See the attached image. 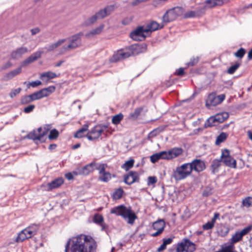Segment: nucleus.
<instances>
[{
  "label": "nucleus",
  "mask_w": 252,
  "mask_h": 252,
  "mask_svg": "<svg viewBox=\"0 0 252 252\" xmlns=\"http://www.w3.org/2000/svg\"><path fill=\"white\" fill-rule=\"evenodd\" d=\"M83 33L80 32L67 38H60L49 44L45 47L47 52L58 50V54L62 55L74 50L82 45V37Z\"/></svg>",
  "instance_id": "1"
},
{
  "label": "nucleus",
  "mask_w": 252,
  "mask_h": 252,
  "mask_svg": "<svg viewBox=\"0 0 252 252\" xmlns=\"http://www.w3.org/2000/svg\"><path fill=\"white\" fill-rule=\"evenodd\" d=\"M70 245L71 252H95L97 247L91 236L84 234L70 239L66 244L65 252H67Z\"/></svg>",
  "instance_id": "2"
},
{
  "label": "nucleus",
  "mask_w": 252,
  "mask_h": 252,
  "mask_svg": "<svg viewBox=\"0 0 252 252\" xmlns=\"http://www.w3.org/2000/svg\"><path fill=\"white\" fill-rule=\"evenodd\" d=\"M192 173L191 166L189 163H185L177 166L173 170L172 178L175 181L184 180Z\"/></svg>",
  "instance_id": "3"
},
{
  "label": "nucleus",
  "mask_w": 252,
  "mask_h": 252,
  "mask_svg": "<svg viewBox=\"0 0 252 252\" xmlns=\"http://www.w3.org/2000/svg\"><path fill=\"white\" fill-rule=\"evenodd\" d=\"M107 167L108 166L106 164L92 162L83 168L77 169L76 170L73 171V174L75 175H87L93 172L95 169L99 171V173H101L103 170Z\"/></svg>",
  "instance_id": "4"
},
{
  "label": "nucleus",
  "mask_w": 252,
  "mask_h": 252,
  "mask_svg": "<svg viewBox=\"0 0 252 252\" xmlns=\"http://www.w3.org/2000/svg\"><path fill=\"white\" fill-rule=\"evenodd\" d=\"M111 213L121 216L129 224H132L136 218L135 214L124 205H120L111 210Z\"/></svg>",
  "instance_id": "5"
},
{
  "label": "nucleus",
  "mask_w": 252,
  "mask_h": 252,
  "mask_svg": "<svg viewBox=\"0 0 252 252\" xmlns=\"http://www.w3.org/2000/svg\"><path fill=\"white\" fill-rule=\"evenodd\" d=\"M184 9L182 7L177 6L168 10L162 18L165 25L175 20L178 16L183 15Z\"/></svg>",
  "instance_id": "6"
},
{
  "label": "nucleus",
  "mask_w": 252,
  "mask_h": 252,
  "mask_svg": "<svg viewBox=\"0 0 252 252\" xmlns=\"http://www.w3.org/2000/svg\"><path fill=\"white\" fill-rule=\"evenodd\" d=\"M148 36L149 35L144 26L137 27L130 33V37L135 41L143 40Z\"/></svg>",
  "instance_id": "7"
},
{
  "label": "nucleus",
  "mask_w": 252,
  "mask_h": 252,
  "mask_svg": "<svg viewBox=\"0 0 252 252\" xmlns=\"http://www.w3.org/2000/svg\"><path fill=\"white\" fill-rule=\"evenodd\" d=\"M50 128L51 127L49 125L46 126L43 128L39 127L37 130H34L29 133L27 135V137L32 140H41Z\"/></svg>",
  "instance_id": "8"
},
{
  "label": "nucleus",
  "mask_w": 252,
  "mask_h": 252,
  "mask_svg": "<svg viewBox=\"0 0 252 252\" xmlns=\"http://www.w3.org/2000/svg\"><path fill=\"white\" fill-rule=\"evenodd\" d=\"M221 161L225 165L231 168H235L236 167V161L230 156L229 152L227 150H223L222 151Z\"/></svg>",
  "instance_id": "9"
},
{
  "label": "nucleus",
  "mask_w": 252,
  "mask_h": 252,
  "mask_svg": "<svg viewBox=\"0 0 252 252\" xmlns=\"http://www.w3.org/2000/svg\"><path fill=\"white\" fill-rule=\"evenodd\" d=\"M195 250V244L188 240H185L177 247V252H193Z\"/></svg>",
  "instance_id": "10"
},
{
  "label": "nucleus",
  "mask_w": 252,
  "mask_h": 252,
  "mask_svg": "<svg viewBox=\"0 0 252 252\" xmlns=\"http://www.w3.org/2000/svg\"><path fill=\"white\" fill-rule=\"evenodd\" d=\"M252 229V226H248L240 231L236 232L235 233L232 235L230 239L231 243L234 245L235 243L240 241L242 239L243 236L248 233Z\"/></svg>",
  "instance_id": "11"
},
{
  "label": "nucleus",
  "mask_w": 252,
  "mask_h": 252,
  "mask_svg": "<svg viewBox=\"0 0 252 252\" xmlns=\"http://www.w3.org/2000/svg\"><path fill=\"white\" fill-rule=\"evenodd\" d=\"M225 95L221 94L216 96L214 94H211L208 96L206 101L207 105L216 106L220 104L224 99Z\"/></svg>",
  "instance_id": "12"
},
{
  "label": "nucleus",
  "mask_w": 252,
  "mask_h": 252,
  "mask_svg": "<svg viewBox=\"0 0 252 252\" xmlns=\"http://www.w3.org/2000/svg\"><path fill=\"white\" fill-rule=\"evenodd\" d=\"M102 131L103 129L100 126H96L87 133L86 136L90 140H95L100 136Z\"/></svg>",
  "instance_id": "13"
},
{
  "label": "nucleus",
  "mask_w": 252,
  "mask_h": 252,
  "mask_svg": "<svg viewBox=\"0 0 252 252\" xmlns=\"http://www.w3.org/2000/svg\"><path fill=\"white\" fill-rule=\"evenodd\" d=\"M165 222L162 220H157L153 223V227L156 231L151 234L153 237H156L161 234L164 230Z\"/></svg>",
  "instance_id": "14"
},
{
  "label": "nucleus",
  "mask_w": 252,
  "mask_h": 252,
  "mask_svg": "<svg viewBox=\"0 0 252 252\" xmlns=\"http://www.w3.org/2000/svg\"><path fill=\"white\" fill-rule=\"evenodd\" d=\"M191 168V172L194 170L196 172H200L205 168V163L200 159H195L191 162H189Z\"/></svg>",
  "instance_id": "15"
},
{
  "label": "nucleus",
  "mask_w": 252,
  "mask_h": 252,
  "mask_svg": "<svg viewBox=\"0 0 252 252\" xmlns=\"http://www.w3.org/2000/svg\"><path fill=\"white\" fill-rule=\"evenodd\" d=\"M131 56V54L128 51H124L122 50L118 51L115 52L113 55L111 62H116L126 59Z\"/></svg>",
  "instance_id": "16"
},
{
  "label": "nucleus",
  "mask_w": 252,
  "mask_h": 252,
  "mask_svg": "<svg viewBox=\"0 0 252 252\" xmlns=\"http://www.w3.org/2000/svg\"><path fill=\"white\" fill-rule=\"evenodd\" d=\"M147 47L145 43L135 44L131 46V51H129L131 55H137L143 53L147 51Z\"/></svg>",
  "instance_id": "17"
},
{
  "label": "nucleus",
  "mask_w": 252,
  "mask_h": 252,
  "mask_svg": "<svg viewBox=\"0 0 252 252\" xmlns=\"http://www.w3.org/2000/svg\"><path fill=\"white\" fill-rule=\"evenodd\" d=\"M164 25L165 24L163 23L162 21V22L160 24L157 23L156 21H152L146 26H144V27L146 30H147L149 35H150L151 32L162 28Z\"/></svg>",
  "instance_id": "18"
},
{
  "label": "nucleus",
  "mask_w": 252,
  "mask_h": 252,
  "mask_svg": "<svg viewBox=\"0 0 252 252\" xmlns=\"http://www.w3.org/2000/svg\"><path fill=\"white\" fill-rule=\"evenodd\" d=\"M104 27V24H102L100 25L98 27L92 29L86 33L85 34L86 37L88 38H92L97 35L100 34L103 32Z\"/></svg>",
  "instance_id": "19"
},
{
  "label": "nucleus",
  "mask_w": 252,
  "mask_h": 252,
  "mask_svg": "<svg viewBox=\"0 0 252 252\" xmlns=\"http://www.w3.org/2000/svg\"><path fill=\"white\" fill-rule=\"evenodd\" d=\"M42 53L43 52L42 51H37L34 53L28 58H27L25 61H23V62L22 63V66H26L27 64H30L33 62L34 61L37 60V59H39L41 57Z\"/></svg>",
  "instance_id": "20"
},
{
  "label": "nucleus",
  "mask_w": 252,
  "mask_h": 252,
  "mask_svg": "<svg viewBox=\"0 0 252 252\" xmlns=\"http://www.w3.org/2000/svg\"><path fill=\"white\" fill-rule=\"evenodd\" d=\"M63 183V180L62 178L56 179L47 184L45 189L47 191L51 190L60 187Z\"/></svg>",
  "instance_id": "21"
},
{
  "label": "nucleus",
  "mask_w": 252,
  "mask_h": 252,
  "mask_svg": "<svg viewBox=\"0 0 252 252\" xmlns=\"http://www.w3.org/2000/svg\"><path fill=\"white\" fill-rule=\"evenodd\" d=\"M227 1V0H206L205 1L204 7L205 8H211L216 6H220Z\"/></svg>",
  "instance_id": "22"
},
{
  "label": "nucleus",
  "mask_w": 252,
  "mask_h": 252,
  "mask_svg": "<svg viewBox=\"0 0 252 252\" xmlns=\"http://www.w3.org/2000/svg\"><path fill=\"white\" fill-rule=\"evenodd\" d=\"M28 52V49L26 47H21L13 51L11 54V57L12 59H16L20 58L23 55Z\"/></svg>",
  "instance_id": "23"
},
{
  "label": "nucleus",
  "mask_w": 252,
  "mask_h": 252,
  "mask_svg": "<svg viewBox=\"0 0 252 252\" xmlns=\"http://www.w3.org/2000/svg\"><path fill=\"white\" fill-rule=\"evenodd\" d=\"M138 180V176L136 172H130L125 177V183L130 185L136 182Z\"/></svg>",
  "instance_id": "24"
},
{
  "label": "nucleus",
  "mask_w": 252,
  "mask_h": 252,
  "mask_svg": "<svg viewBox=\"0 0 252 252\" xmlns=\"http://www.w3.org/2000/svg\"><path fill=\"white\" fill-rule=\"evenodd\" d=\"M171 159L176 158L183 154V150L181 148L175 147L169 150Z\"/></svg>",
  "instance_id": "25"
},
{
  "label": "nucleus",
  "mask_w": 252,
  "mask_h": 252,
  "mask_svg": "<svg viewBox=\"0 0 252 252\" xmlns=\"http://www.w3.org/2000/svg\"><path fill=\"white\" fill-rule=\"evenodd\" d=\"M89 124H85L83 127L79 129L75 134L74 137L81 138L86 135V133L88 130Z\"/></svg>",
  "instance_id": "26"
},
{
  "label": "nucleus",
  "mask_w": 252,
  "mask_h": 252,
  "mask_svg": "<svg viewBox=\"0 0 252 252\" xmlns=\"http://www.w3.org/2000/svg\"><path fill=\"white\" fill-rule=\"evenodd\" d=\"M55 90V87L53 86L43 89L39 91L42 98L48 96Z\"/></svg>",
  "instance_id": "27"
},
{
  "label": "nucleus",
  "mask_w": 252,
  "mask_h": 252,
  "mask_svg": "<svg viewBox=\"0 0 252 252\" xmlns=\"http://www.w3.org/2000/svg\"><path fill=\"white\" fill-rule=\"evenodd\" d=\"M37 229V226L36 225H32L24 229L29 238H31L36 234Z\"/></svg>",
  "instance_id": "28"
},
{
  "label": "nucleus",
  "mask_w": 252,
  "mask_h": 252,
  "mask_svg": "<svg viewBox=\"0 0 252 252\" xmlns=\"http://www.w3.org/2000/svg\"><path fill=\"white\" fill-rule=\"evenodd\" d=\"M110 8L109 6H107L104 7L103 9H101L99 10L98 11L96 12V14H97V16L98 17L99 19H102L105 18L106 16H107L110 12Z\"/></svg>",
  "instance_id": "29"
},
{
  "label": "nucleus",
  "mask_w": 252,
  "mask_h": 252,
  "mask_svg": "<svg viewBox=\"0 0 252 252\" xmlns=\"http://www.w3.org/2000/svg\"><path fill=\"white\" fill-rule=\"evenodd\" d=\"M22 72V66L19 67L18 68L14 69L8 73L6 74L5 77L7 80H10L12 79L16 75L19 74Z\"/></svg>",
  "instance_id": "30"
},
{
  "label": "nucleus",
  "mask_w": 252,
  "mask_h": 252,
  "mask_svg": "<svg viewBox=\"0 0 252 252\" xmlns=\"http://www.w3.org/2000/svg\"><path fill=\"white\" fill-rule=\"evenodd\" d=\"M220 251L222 252H236L235 251L234 245L231 242L229 244H224L221 246Z\"/></svg>",
  "instance_id": "31"
},
{
  "label": "nucleus",
  "mask_w": 252,
  "mask_h": 252,
  "mask_svg": "<svg viewBox=\"0 0 252 252\" xmlns=\"http://www.w3.org/2000/svg\"><path fill=\"white\" fill-rule=\"evenodd\" d=\"M214 117L216 120L217 121V122H218L219 124L220 123H222L226 119H227L229 117V115L227 112H222L216 114L214 116Z\"/></svg>",
  "instance_id": "32"
},
{
  "label": "nucleus",
  "mask_w": 252,
  "mask_h": 252,
  "mask_svg": "<svg viewBox=\"0 0 252 252\" xmlns=\"http://www.w3.org/2000/svg\"><path fill=\"white\" fill-rule=\"evenodd\" d=\"M93 221L94 222L100 225L101 226V229H104V226L103 225V219L101 215L96 214L94 215L93 218Z\"/></svg>",
  "instance_id": "33"
},
{
  "label": "nucleus",
  "mask_w": 252,
  "mask_h": 252,
  "mask_svg": "<svg viewBox=\"0 0 252 252\" xmlns=\"http://www.w3.org/2000/svg\"><path fill=\"white\" fill-rule=\"evenodd\" d=\"M29 239L25 230L23 229L18 234V236L14 240V242L17 243L22 242L26 239Z\"/></svg>",
  "instance_id": "34"
},
{
  "label": "nucleus",
  "mask_w": 252,
  "mask_h": 252,
  "mask_svg": "<svg viewBox=\"0 0 252 252\" xmlns=\"http://www.w3.org/2000/svg\"><path fill=\"white\" fill-rule=\"evenodd\" d=\"M100 20L97 16L96 13L92 15V16L89 17L85 21V23L86 25L90 26L94 24L97 20Z\"/></svg>",
  "instance_id": "35"
},
{
  "label": "nucleus",
  "mask_w": 252,
  "mask_h": 252,
  "mask_svg": "<svg viewBox=\"0 0 252 252\" xmlns=\"http://www.w3.org/2000/svg\"><path fill=\"white\" fill-rule=\"evenodd\" d=\"M105 169L106 168L104 169L101 173H99L100 176L99 178L101 181L107 182L109 180L110 174L109 172H106L105 171Z\"/></svg>",
  "instance_id": "36"
},
{
  "label": "nucleus",
  "mask_w": 252,
  "mask_h": 252,
  "mask_svg": "<svg viewBox=\"0 0 252 252\" xmlns=\"http://www.w3.org/2000/svg\"><path fill=\"white\" fill-rule=\"evenodd\" d=\"M218 122L215 119V118L214 116L210 117L207 121L206 123L205 124V127H210L216 126L218 124Z\"/></svg>",
  "instance_id": "37"
},
{
  "label": "nucleus",
  "mask_w": 252,
  "mask_h": 252,
  "mask_svg": "<svg viewBox=\"0 0 252 252\" xmlns=\"http://www.w3.org/2000/svg\"><path fill=\"white\" fill-rule=\"evenodd\" d=\"M143 110V108L142 107L136 108L133 112L130 114V117L133 119H135L142 113Z\"/></svg>",
  "instance_id": "38"
},
{
  "label": "nucleus",
  "mask_w": 252,
  "mask_h": 252,
  "mask_svg": "<svg viewBox=\"0 0 252 252\" xmlns=\"http://www.w3.org/2000/svg\"><path fill=\"white\" fill-rule=\"evenodd\" d=\"M159 159H162V155L161 152L154 154L150 157L151 161L153 163H155Z\"/></svg>",
  "instance_id": "39"
},
{
  "label": "nucleus",
  "mask_w": 252,
  "mask_h": 252,
  "mask_svg": "<svg viewBox=\"0 0 252 252\" xmlns=\"http://www.w3.org/2000/svg\"><path fill=\"white\" fill-rule=\"evenodd\" d=\"M123 193V190L121 188L117 189L115 190L113 194V198L117 200L121 198Z\"/></svg>",
  "instance_id": "40"
},
{
  "label": "nucleus",
  "mask_w": 252,
  "mask_h": 252,
  "mask_svg": "<svg viewBox=\"0 0 252 252\" xmlns=\"http://www.w3.org/2000/svg\"><path fill=\"white\" fill-rule=\"evenodd\" d=\"M134 162V160L132 159H131L126 161L122 167L123 169H125L126 171H127L133 166Z\"/></svg>",
  "instance_id": "41"
},
{
  "label": "nucleus",
  "mask_w": 252,
  "mask_h": 252,
  "mask_svg": "<svg viewBox=\"0 0 252 252\" xmlns=\"http://www.w3.org/2000/svg\"><path fill=\"white\" fill-rule=\"evenodd\" d=\"M123 118V115L121 113H119L115 115L112 118V123L114 124L117 125L119 124Z\"/></svg>",
  "instance_id": "42"
},
{
  "label": "nucleus",
  "mask_w": 252,
  "mask_h": 252,
  "mask_svg": "<svg viewBox=\"0 0 252 252\" xmlns=\"http://www.w3.org/2000/svg\"><path fill=\"white\" fill-rule=\"evenodd\" d=\"M184 18H189L195 17L197 15V13L195 11H188L186 12L183 13Z\"/></svg>",
  "instance_id": "43"
},
{
  "label": "nucleus",
  "mask_w": 252,
  "mask_h": 252,
  "mask_svg": "<svg viewBox=\"0 0 252 252\" xmlns=\"http://www.w3.org/2000/svg\"><path fill=\"white\" fill-rule=\"evenodd\" d=\"M59 135L58 131L56 129H53L50 131L48 137L49 139L53 140L56 139L59 136Z\"/></svg>",
  "instance_id": "44"
},
{
  "label": "nucleus",
  "mask_w": 252,
  "mask_h": 252,
  "mask_svg": "<svg viewBox=\"0 0 252 252\" xmlns=\"http://www.w3.org/2000/svg\"><path fill=\"white\" fill-rule=\"evenodd\" d=\"M33 100L32 99L31 94L29 95H25L22 97L21 99V103L22 104H26L28 103H30Z\"/></svg>",
  "instance_id": "45"
},
{
  "label": "nucleus",
  "mask_w": 252,
  "mask_h": 252,
  "mask_svg": "<svg viewBox=\"0 0 252 252\" xmlns=\"http://www.w3.org/2000/svg\"><path fill=\"white\" fill-rule=\"evenodd\" d=\"M243 205L247 208L252 206V197H248L245 198L243 200Z\"/></svg>",
  "instance_id": "46"
},
{
  "label": "nucleus",
  "mask_w": 252,
  "mask_h": 252,
  "mask_svg": "<svg viewBox=\"0 0 252 252\" xmlns=\"http://www.w3.org/2000/svg\"><path fill=\"white\" fill-rule=\"evenodd\" d=\"M227 135L224 132L220 133L217 138L216 143L219 144L220 143L223 142L226 138Z\"/></svg>",
  "instance_id": "47"
},
{
  "label": "nucleus",
  "mask_w": 252,
  "mask_h": 252,
  "mask_svg": "<svg viewBox=\"0 0 252 252\" xmlns=\"http://www.w3.org/2000/svg\"><path fill=\"white\" fill-rule=\"evenodd\" d=\"M46 77L48 79H53L57 77V75L55 73L51 71H48L44 73L41 75V77Z\"/></svg>",
  "instance_id": "48"
},
{
  "label": "nucleus",
  "mask_w": 252,
  "mask_h": 252,
  "mask_svg": "<svg viewBox=\"0 0 252 252\" xmlns=\"http://www.w3.org/2000/svg\"><path fill=\"white\" fill-rule=\"evenodd\" d=\"M229 232V229L228 227L223 226L221 227L220 229L219 230V233L221 236H224L226 235Z\"/></svg>",
  "instance_id": "49"
},
{
  "label": "nucleus",
  "mask_w": 252,
  "mask_h": 252,
  "mask_svg": "<svg viewBox=\"0 0 252 252\" xmlns=\"http://www.w3.org/2000/svg\"><path fill=\"white\" fill-rule=\"evenodd\" d=\"M22 89L21 88H19L16 89H13L9 93V96L11 98H13L16 96L17 94H18L21 91Z\"/></svg>",
  "instance_id": "50"
},
{
  "label": "nucleus",
  "mask_w": 252,
  "mask_h": 252,
  "mask_svg": "<svg viewBox=\"0 0 252 252\" xmlns=\"http://www.w3.org/2000/svg\"><path fill=\"white\" fill-rule=\"evenodd\" d=\"M161 152L163 159L171 160L169 150L168 151H161Z\"/></svg>",
  "instance_id": "51"
},
{
  "label": "nucleus",
  "mask_w": 252,
  "mask_h": 252,
  "mask_svg": "<svg viewBox=\"0 0 252 252\" xmlns=\"http://www.w3.org/2000/svg\"><path fill=\"white\" fill-rule=\"evenodd\" d=\"M41 84V82L39 80H36L32 82H29L28 84V87L29 88L30 87L33 88L38 86Z\"/></svg>",
  "instance_id": "52"
},
{
  "label": "nucleus",
  "mask_w": 252,
  "mask_h": 252,
  "mask_svg": "<svg viewBox=\"0 0 252 252\" xmlns=\"http://www.w3.org/2000/svg\"><path fill=\"white\" fill-rule=\"evenodd\" d=\"M245 53V50L243 48H241L235 53V55L238 58H242L244 55Z\"/></svg>",
  "instance_id": "53"
},
{
  "label": "nucleus",
  "mask_w": 252,
  "mask_h": 252,
  "mask_svg": "<svg viewBox=\"0 0 252 252\" xmlns=\"http://www.w3.org/2000/svg\"><path fill=\"white\" fill-rule=\"evenodd\" d=\"M31 96L33 101L42 98L39 91L32 94Z\"/></svg>",
  "instance_id": "54"
},
{
  "label": "nucleus",
  "mask_w": 252,
  "mask_h": 252,
  "mask_svg": "<svg viewBox=\"0 0 252 252\" xmlns=\"http://www.w3.org/2000/svg\"><path fill=\"white\" fill-rule=\"evenodd\" d=\"M157 182L156 177L150 176L148 179V185L149 186L154 185Z\"/></svg>",
  "instance_id": "55"
},
{
  "label": "nucleus",
  "mask_w": 252,
  "mask_h": 252,
  "mask_svg": "<svg viewBox=\"0 0 252 252\" xmlns=\"http://www.w3.org/2000/svg\"><path fill=\"white\" fill-rule=\"evenodd\" d=\"M214 223L211 220V221L208 222L204 225H203V227L204 229H210L213 228L214 226Z\"/></svg>",
  "instance_id": "56"
},
{
  "label": "nucleus",
  "mask_w": 252,
  "mask_h": 252,
  "mask_svg": "<svg viewBox=\"0 0 252 252\" xmlns=\"http://www.w3.org/2000/svg\"><path fill=\"white\" fill-rule=\"evenodd\" d=\"M239 66V64H235V65L231 66L228 69V72L229 74H233L236 70L238 68Z\"/></svg>",
  "instance_id": "57"
},
{
  "label": "nucleus",
  "mask_w": 252,
  "mask_h": 252,
  "mask_svg": "<svg viewBox=\"0 0 252 252\" xmlns=\"http://www.w3.org/2000/svg\"><path fill=\"white\" fill-rule=\"evenodd\" d=\"M35 106L34 105H30L24 108V111L26 113H29L33 111Z\"/></svg>",
  "instance_id": "58"
},
{
  "label": "nucleus",
  "mask_w": 252,
  "mask_h": 252,
  "mask_svg": "<svg viewBox=\"0 0 252 252\" xmlns=\"http://www.w3.org/2000/svg\"><path fill=\"white\" fill-rule=\"evenodd\" d=\"M31 32L32 35H35L40 32V29L38 28H35L31 30Z\"/></svg>",
  "instance_id": "59"
},
{
  "label": "nucleus",
  "mask_w": 252,
  "mask_h": 252,
  "mask_svg": "<svg viewBox=\"0 0 252 252\" xmlns=\"http://www.w3.org/2000/svg\"><path fill=\"white\" fill-rule=\"evenodd\" d=\"M12 66V63L10 62H7L5 64L2 65V69H6L10 68Z\"/></svg>",
  "instance_id": "60"
},
{
  "label": "nucleus",
  "mask_w": 252,
  "mask_h": 252,
  "mask_svg": "<svg viewBox=\"0 0 252 252\" xmlns=\"http://www.w3.org/2000/svg\"><path fill=\"white\" fill-rule=\"evenodd\" d=\"M184 69L183 68H180L176 71V74L178 75L182 76L184 74Z\"/></svg>",
  "instance_id": "61"
},
{
  "label": "nucleus",
  "mask_w": 252,
  "mask_h": 252,
  "mask_svg": "<svg viewBox=\"0 0 252 252\" xmlns=\"http://www.w3.org/2000/svg\"><path fill=\"white\" fill-rule=\"evenodd\" d=\"M166 245L163 242L162 245L158 249V251L160 252L165 249Z\"/></svg>",
  "instance_id": "62"
},
{
  "label": "nucleus",
  "mask_w": 252,
  "mask_h": 252,
  "mask_svg": "<svg viewBox=\"0 0 252 252\" xmlns=\"http://www.w3.org/2000/svg\"><path fill=\"white\" fill-rule=\"evenodd\" d=\"M220 215L219 213H215L214 214L213 218L212 219V221L215 223L216 220L219 219Z\"/></svg>",
  "instance_id": "63"
},
{
  "label": "nucleus",
  "mask_w": 252,
  "mask_h": 252,
  "mask_svg": "<svg viewBox=\"0 0 252 252\" xmlns=\"http://www.w3.org/2000/svg\"><path fill=\"white\" fill-rule=\"evenodd\" d=\"M172 241V239L171 238H167L166 239L163 240V243L166 245H168L170 244Z\"/></svg>",
  "instance_id": "64"
}]
</instances>
